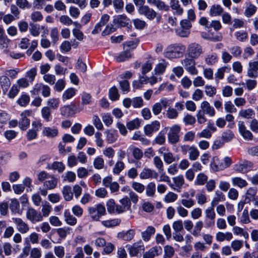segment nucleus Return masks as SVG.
<instances>
[{
	"instance_id": "72a5a7b5",
	"label": "nucleus",
	"mask_w": 258,
	"mask_h": 258,
	"mask_svg": "<svg viewBox=\"0 0 258 258\" xmlns=\"http://www.w3.org/2000/svg\"><path fill=\"white\" fill-rule=\"evenodd\" d=\"M223 12V9L219 5H213L210 7L209 15L212 17L220 16Z\"/></svg>"
},
{
	"instance_id": "603ef678",
	"label": "nucleus",
	"mask_w": 258,
	"mask_h": 258,
	"mask_svg": "<svg viewBox=\"0 0 258 258\" xmlns=\"http://www.w3.org/2000/svg\"><path fill=\"white\" fill-rule=\"evenodd\" d=\"M168 63L165 60H163L160 63L157 64L155 68V71L156 74H163L168 65Z\"/></svg>"
},
{
	"instance_id": "f257e3e1",
	"label": "nucleus",
	"mask_w": 258,
	"mask_h": 258,
	"mask_svg": "<svg viewBox=\"0 0 258 258\" xmlns=\"http://www.w3.org/2000/svg\"><path fill=\"white\" fill-rule=\"evenodd\" d=\"M185 48V46L181 44H172L165 48L163 54L166 58L168 59L180 58L183 56Z\"/></svg>"
},
{
	"instance_id": "c03bdc74",
	"label": "nucleus",
	"mask_w": 258,
	"mask_h": 258,
	"mask_svg": "<svg viewBox=\"0 0 258 258\" xmlns=\"http://www.w3.org/2000/svg\"><path fill=\"white\" fill-rule=\"evenodd\" d=\"M239 115L242 118H251L254 115V111L251 109L248 108L247 109H242L239 112Z\"/></svg>"
},
{
	"instance_id": "a18cd8bd",
	"label": "nucleus",
	"mask_w": 258,
	"mask_h": 258,
	"mask_svg": "<svg viewBox=\"0 0 258 258\" xmlns=\"http://www.w3.org/2000/svg\"><path fill=\"white\" fill-rule=\"evenodd\" d=\"M208 180V176L204 173L198 174L195 181V184L198 185H203Z\"/></svg>"
},
{
	"instance_id": "7ed1b4c3",
	"label": "nucleus",
	"mask_w": 258,
	"mask_h": 258,
	"mask_svg": "<svg viewBox=\"0 0 258 258\" xmlns=\"http://www.w3.org/2000/svg\"><path fill=\"white\" fill-rule=\"evenodd\" d=\"M195 58L185 57L181 60V64L183 66L185 70L191 75H197L198 74V70L196 67V61Z\"/></svg>"
},
{
	"instance_id": "6ab92c4d",
	"label": "nucleus",
	"mask_w": 258,
	"mask_h": 258,
	"mask_svg": "<svg viewBox=\"0 0 258 258\" xmlns=\"http://www.w3.org/2000/svg\"><path fill=\"white\" fill-rule=\"evenodd\" d=\"M201 108L200 110L203 111L206 114L210 117H213L215 114V110L214 107L207 101H203L201 103Z\"/></svg>"
},
{
	"instance_id": "2f4dec72",
	"label": "nucleus",
	"mask_w": 258,
	"mask_h": 258,
	"mask_svg": "<svg viewBox=\"0 0 258 258\" xmlns=\"http://www.w3.org/2000/svg\"><path fill=\"white\" fill-rule=\"evenodd\" d=\"M257 192V188L255 187H250L248 188L245 194V201L248 203L252 200H254L256 198Z\"/></svg>"
},
{
	"instance_id": "79ce46f5",
	"label": "nucleus",
	"mask_w": 258,
	"mask_h": 258,
	"mask_svg": "<svg viewBox=\"0 0 258 258\" xmlns=\"http://www.w3.org/2000/svg\"><path fill=\"white\" fill-rule=\"evenodd\" d=\"M42 117L47 122L52 119L51 112L48 107H43L41 111Z\"/></svg>"
},
{
	"instance_id": "1a4fd4ad",
	"label": "nucleus",
	"mask_w": 258,
	"mask_h": 258,
	"mask_svg": "<svg viewBox=\"0 0 258 258\" xmlns=\"http://www.w3.org/2000/svg\"><path fill=\"white\" fill-rule=\"evenodd\" d=\"M160 127V123L158 120L152 121L144 127L145 134L148 137H151L153 133L157 132Z\"/></svg>"
},
{
	"instance_id": "4be33fe9",
	"label": "nucleus",
	"mask_w": 258,
	"mask_h": 258,
	"mask_svg": "<svg viewBox=\"0 0 258 258\" xmlns=\"http://www.w3.org/2000/svg\"><path fill=\"white\" fill-rule=\"evenodd\" d=\"M58 131L57 127H44L43 128L42 135L48 138H54L57 136Z\"/></svg>"
},
{
	"instance_id": "5fc2aeb1",
	"label": "nucleus",
	"mask_w": 258,
	"mask_h": 258,
	"mask_svg": "<svg viewBox=\"0 0 258 258\" xmlns=\"http://www.w3.org/2000/svg\"><path fill=\"white\" fill-rule=\"evenodd\" d=\"M236 39L240 42H244L248 38V34L245 31H238L234 33Z\"/></svg>"
},
{
	"instance_id": "c756f323",
	"label": "nucleus",
	"mask_w": 258,
	"mask_h": 258,
	"mask_svg": "<svg viewBox=\"0 0 258 258\" xmlns=\"http://www.w3.org/2000/svg\"><path fill=\"white\" fill-rule=\"evenodd\" d=\"M62 194L65 201H70L73 198V193L70 185H64L62 189Z\"/></svg>"
},
{
	"instance_id": "ea45409f",
	"label": "nucleus",
	"mask_w": 258,
	"mask_h": 258,
	"mask_svg": "<svg viewBox=\"0 0 258 258\" xmlns=\"http://www.w3.org/2000/svg\"><path fill=\"white\" fill-rule=\"evenodd\" d=\"M51 210V206L48 202H45L42 204L41 209V216H42V220L43 219L44 217H47L49 216Z\"/></svg>"
},
{
	"instance_id": "774afa93",
	"label": "nucleus",
	"mask_w": 258,
	"mask_h": 258,
	"mask_svg": "<svg viewBox=\"0 0 258 258\" xmlns=\"http://www.w3.org/2000/svg\"><path fill=\"white\" fill-rule=\"evenodd\" d=\"M164 258H171L174 254V249L173 247L166 245L164 248Z\"/></svg>"
},
{
	"instance_id": "473e14b6",
	"label": "nucleus",
	"mask_w": 258,
	"mask_h": 258,
	"mask_svg": "<svg viewBox=\"0 0 258 258\" xmlns=\"http://www.w3.org/2000/svg\"><path fill=\"white\" fill-rule=\"evenodd\" d=\"M233 238V235L231 232H227L223 233L222 232H218L216 233V239L218 241H223L225 240L230 241Z\"/></svg>"
},
{
	"instance_id": "7c9ffc66",
	"label": "nucleus",
	"mask_w": 258,
	"mask_h": 258,
	"mask_svg": "<svg viewBox=\"0 0 258 258\" xmlns=\"http://www.w3.org/2000/svg\"><path fill=\"white\" fill-rule=\"evenodd\" d=\"M225 195L220 191L217 190L215 191V197L211 201V206L215 207L219 202H222L225 200Z\"/></svg>"
},
{
	"instance_id": "58836bf2",
	"label": "nucleus",
	"mask_w": 258,
	"mask_h": 258,
	"mask_svg": "<svg viewBox=\"0 0 258 258\" xmlns=\"http://www.w3.org/2000/svg\"><path fill=\"white\" fill-rule=\"evenodd\" d=\"M124 163L122 161L118 160L114 164L112 169V173L114 175H118L124 169Z\"/></svg>"
},
{
	"instance_id": "09e8293b",
	"label": "nucleus",
	"mask_w": 258,
	"mask_h": 258,
	"mask_svg": "<svg viewBox=\"0 0 258 258\" xmlns=\"http://www.w3.org/2000/svg\"><path fill=\"white\" fill-rule=\"evenodd\" d=\"M232 27L231 30L244 27L245 25V21L241 19L235 18L232 20Z\"/></svg>"
},
{
	"instance_id": "412c9836",
	"label": "nucleus",
	"mask_w": 258,
	"mask_h": 258,
	"mask_svg": "<svg viewBox=\"0 0 258 258\" xmlns=\"http://www.w3.org/2000/svg\"><path fill=\"white\" fill-rule=\"evenodd\" d=\"M135 235V231L134 229H129L126 231H123L117 234V238L125 241L132 240Z\"/></svg>"
},
{
	"instance_id": "423d86ee",
	"label": "nucleus",
	"mask_w": 258,
	"mask_h": 258,
	"mask_svg": "<svg viewBox=\"0 0 258 258\" xmlns=\"http://www.w3.org/2000/svg\"><path fill=\"white\" fill-rule=\"evenodd\" d=\"M180 27L176 30V34L181 37H187L190 34L191 23L187 19H183L180 22Z\"/></svg>"
},
{
	"instance_id": "13d9d810",
	"label": "nucleus",
	"mask_w": 258,
	"mask_h": 258,
	"mask_svg": "<svg viewBox=\"0 0 258 258\" xmlns=\"http://www.w3.org/2000/svg\"><path fill=\"white\" fill-rule=\"evenodd\" d=\"M132 152L134 158L137 160L141 159L143 156V151L138 147H132Z\"/></svg>"
},
{
	"instance_id": "2eb2a0df",
	"label": "nucleus",
	"mask_w": 258,
	"mask_h": 258,
	"mask_svg": "<svg viewBox=\"0 0 258 258\" xmlns=\"http://www.w3.org/2000/svg\"><path fill=\"white\" fill-rule=\"evenodd\" d=\"M247 75L251 78H256L258 77V61L249 62Z\"/></svg>"
},
{
	"instance_id": "393cba45",
	"label": "nucleus",
	"mask_w": 258,
	"mask_h": 258,
	"mask_svg": "<svg viewBox=\"0 0 258 258\" xmlns=\"http://www.w3.org/2000/svg\"><path fill=\"white\" fill-rule=\"evenodd\" d=\"M104 134L106 135V140L108 144L115 142L118 137L117 132L113 130H106Z\"/></svg>"
},
{
	"instance_id": "338daca9",
	"label": "nucleus",
	"mask_w": 258,
	"mask_h": 258,
	"mask_svg": "<svg viewBox=\"0 0 258 258\" xmlns=\"http://www.w3.org/2000/svg\"><path fill=\"white\" fill-rule=\"evenodd\" d=\"M54 252L58 258H63L65 254L64 247L61 245L55 246L54 247Z\"/></svg>"
},
{
	"instance_id": "a19ab883",
	"label": "nucleus",
	"mask_w": 258,
	"mask_h": 258,
	"mask_svg": "<svg viewBox=\"0 0 258 258\" xmlns=\"http://www.w3.org/2000/svg\"><path fill=\"white\" fill-rule=\"evenodd\" d=\"M200 156V152L195 146H191V148L188 152V158L191 161L196 160Z\"/></svg>"
},
{
	"instance_id": "3c124183",
	"label": "nucleus",
	"mask_w": 258,
	"mask_h": 258,
	"mask_svg": "<svg viewBox=\"0 0 258 258\" xmlns=\"http://www.w3.org/2000/svg\"><path fill=\"white\" fill-rule=\"evenodd\" d=\"M120 220L118 219H114L109 220H105L101 222L102 224L106 227L110 228L116 226L119 224Z\"/></svg>"
},
{
	"instance_id": "4c0bfd02",
	"label": "nucleus",
	"mask_w": 258,
	"mask_h": 258,
	"mask_svg": "<svg viewBox=\"0 0 258 258\" xmlns=\"http://www.w3.org/2000/svg\"><path fill=\"white\" fill-rule=\"evenodd\" d=\"M114 22L116 23L118 27H125L128 24V20L124 15L118 16L114 20Z\"/></svg>"
},
{
	"instance_id": "de8ad7c7",
	"label": "nucleus",
	"mask_w": 258,
	"mask_h": 258,
	"mask_svg": "<svg viewBox=\"0 0 258 258\" xmlns=\"http://www.w3.org/2000/svg\"><path fill=\"white\" fill-rule=\"evenodd\" d=\"M239 222L242 224H248L250 222V220L249 217V213L248 210L245 209L243 210L241 215L239 217Z\"/></svg>"
},
{
	"instance_id": "8fccbe9b",
	"label": "nucleus",
	"mask_w": 258,
	"mask_h": 258,
	"mask_svg": "<svg viewBox=\"0 0 258 258\" xmlns=\"http://www.w3.org/2000/svg\"><path fill=\"white\" fill-rule=\"evenodd\" d=\"M76 90L73 88H69L63 92L62 99L63 101L72 98L76 94Z\"/></svg>"
},
{
	"instance_id": "c9c22d12",
	"label": "nucleus",
	"mask_w": 258,
	"mask_h": 258,
	"mask_svg": "<svg viewBox=\"0 0 258 258\" xmlns=\"http://www.w3.org/2000/svg\"><path fill=\"white\" fill-rule=\"evenodd\" d=\"M40 28L43 29H44V27L42 26L40 27V26L39 24L30 23L29 29V32L33 36L37 37L40 33Z\"/></svg>"
},
{
	"instance_id": "052dcab7",
	"label": "nucleus",
	"mask_w": 258,
	"mask_h": 258,
	"mask_svg": "<svg viewBox=\"0 0 258 258\" xmlns=\"http://www.w3.org/2000/svg\"><path fill=\"white\" fill-rule=\"evenodd\" d=\"M204 226V223L202 221H198L196 223L194 230L191 234L195 236H198Z\"/></svg>"
},
{
	"instance_id": "c85d7f7f",
	"label": "nucleus",
	"mask_w": 258,
	"mask_h": 258,
	"mask_svg": "<svg viewBox=\"0 0 258 258\" xmlns=\"http://www.w3.org/2000/svg\"><path fill=\"white\" fill-rule=\"evenodd\" d=\"M162 149L165 150V148H161L159 150V152L163 155L164 161L166 163L169 164L175 161V158L171 152L167 151L166 152L163 153L161 151V150Z\"/></svg>"
},
{
	"instance_id": "e2e57ef3",
	"label": "nucleus",
	"mask_w": 258,
	"mask_h": 258,
	"mask_svg": "<svg viewBox=\"0 0 258 258\" xmlns=\"http://www.w3.org/2000/svg\"><path fill=\"white\" fill-rule=\"evenodd\" d=\"M153 163L155 167L160 172L163 171V163L159 156H155L153 159Z\"/></svg>"
},
{
	"instance_id": "f8f14e48",
	"label": "nucleus",
	"mask_w": 258,
	"mask_h": 258,
	"mask_svg": "<svg viewBox=\"0 0 258 258\" xmlns=\"http://www.w3.org/2000/svg\"><path fill=\"white\" fill-rule=\"evenodd\" d=\"M82 110V108H80L77 110L74 104H71L61 107L60 108V113L62 115L69 117L73 116L77 111H80Z\"/></svg>"
},
{
	"instance_id": "a211bd4d",
	"label": "nucleus",
	"mask_w": 258,
	"mask_h": 258,
	"mask_svg": "<svg viewBox=\"0 0 258 258\" xmlns=\"http://www.w3.org/2000/svg\"><path fill=\"white\" fill-rule=\"evenodd\" d=\"M157 175L158 173L156 171L148 168H144L140 173V178L141 179L156 178Z\"/></svg>"
},
{
	"instance_id": "6e6d98bb",
	"label": "nucleus",
	"mask_w": 258,
	"mask_h": 258,
	"mask_svg": "<svg viewBox=\"0 0 258 258\" xmlns=\"http://www.w3.org/2000/svg\"><path fill=\"white\" fill-rule=\"evenodd\" d=\"M230 68L227 67H224L219 68L215 73V79L217 80H221L224 78V73L226 71H229Z\"/></svg>"
},
{
	"instance_id": "5701e85b",
	"label": "nucleus",
	"mask_w": 258,
	"mask_h": 258,
	"mask_svg": "<svg viewBox=\"0 0 258 258\" xmlns=\"http://www.w3.org/2000/svg\"><path fill=\"white\" fill-rule=\"evenodd\" d=\"M257 11V7L250 2L245 3V8L244 12V16L249 18L253 16Z\"/></svg>"
},
{
	"instance_id": "9b49d317",
	"label": "nucleus",
	"mask_w": 258,
	"mask_h": 258,
	"mask_svg": "<svg viewBox=\"0 0 258 258\" xmlns=\"http://www.w3.org/2000/svg\"><path fill=\"white\" fill-rule=\"evenodd\" d=\"M238 127L239 134L245 140L248 141H251L252 140L253 135L252 133L246 128V127L243 121H238Z\"/></svg>"
},
{
	"instance_id": "20e7f679",
	"label": "nucleus",
	"mask_w": 258,
	"mask_h": 258,
	"mask_svg": "<svg viewBox=\"0 0 258 258\" xmlns=\"http://www.w3.org/2000/svg\"><path fill=\"white\" fill-rule=\"evenodd\" d=\"M202 46L199 43L193 42L188 45L186 49V54L188 57L195 59L198 58L203 53Z\"/></svg>"
},
{
	"instance_id": "4468645a",
	"label": "nucleus",
	"mask_w": 258,
	"mask_h": 258,
	"mask_svg": "<svg viewBox=\"0 0 258 258\" xmlns=\"http://www.w3.org/2000/svg\"><path fill=\"white\" fill-rule=\"evenodd\" d=\"M30 114L29 110H25L21 113V119L19 125L22 130H26L30 125V120L27 118Z\"/></svg>"
},
{
	"instance_id": "0eeeda50",
	"label": "nucleus",
	"mask_w": 258,
	"mask_h": 258,
	"mask_svg": "<svg viewBox=\"0 0 258 258\" xmlns=\"http://www.w3.org/2000/svg\"><path fill=\"white\" fill-rule=\"evenodd\" d=\"M26 217L28 220L33 224L42 221L41 213L33 208H29L26 212Z\"/></svg>"
},
{
	"instance_id": "9d476101",
	"label": "nucleus",
	"mask_w": 258,
	"mask_h": 258,
	"mask_svg": "<svg viewBox=\"0 0 258 258\" xmlns=\"http://www.w3.org/2000/svg\"><path fill=\"white\" fill-rule=\"evenodd\" d=\"M13 222L15 224L17 230L22 234L27 233L29 230V225L20 218H13Z\"/></svg>"
},
{
	"instance_id": "f03ea898",
	"label": "nucleus",
	"mask_w": 258,
	"mask_h": 258,
	"mask_svg": "<svg viewBox=\"0 0 258 258\" xmlns=\"http://www.w3.org/2000/svg\"><path fill=\"white\" fill-rule=\"evenodd\" d=\"M88 212L90 218L95 221H99L101 217L106 214L105 207L100 204L88 207Z\"/></svg>"
},
{
	"instance_id": "bf43d9fd",
	"label": "nucleus",
	"mask_w": 258,
	"mask_h": 258,
	"mask_svg": "<svg viewBox=\"0 0 258 258\" xmlns=\"http://www.w3.org/2000/svg\"><path fill=\"white\" fill-rule=\"evenodd\" d=\"M126 126L130 130L137 129L140 126V121L138 118L133 119L127 122Z\"/></svg>"
},
{
	"instance_id": "aec40b11",
	"label": "nucleus",
	"mask_w": 258,
	"mask_h": 258,
	"mask_svg": "<svg viewBox=\"0 0 258 258\" xmlns=\"http://www.w3.org/2000/svg\"><path fill=\"white\" fill-rule=\"evenodd\" d=\"M170 7L172 10L173 14L174 16H180L184 13V10L178 1H170Z\"/></svg>"
},
{
	"instance_id": "37998d69",
	"label": "nucleus",
	"mask_w": 258,
	"mask_h": 258,
	"mask_svg": "<svg viewBox=\"0 0 258 258\" xmlns=\"http://www.w3.org/2000/svg\"><path fill=\"white\" fill-rule=\"evenodd\" d=\"M131 57V53L126 49H124V51L120 53L116 57V59L118 62H122L128 59Z\"/></svg>"
},
{
	"instance_id": "4d7b16f0",
	"label": "nucleus",
	"mask_w": 258,
	"mask_h": 258,
	"mask_svg": "<svg viewBox=\"0 0 258 258\" xmlns=\"http://www.w3.org/2000/svg\"><path fill=\"white\" fill-rule=\"evenodd\" d=\"M138 42L139 40L137 39H136L133 41L126 42L124 44V49H126L131 52L132 50L136 48Z\"/></svg>"
},
{
	"instance_id": "a878e982",
	"label": "nucleus",
	"mask_w": 258,
	"mask_h": 258,
	"mask_svg": "<svg viewBox=\"0 0 258 258\" xmlns=\"http://www.w3.org/2000/svg\"><path fill=\"white\" fill-rule=\"evenodd\" d=\"M11 82L10 79L6 76H2L0 77V85L4 94L8 91Z\"/></svg>"
},
{
	"instance_id": "f3484780",
	"label": "nucleus",
	"mask_w": 258,
	"mask_h": 258,
	"mask_svg": "<svg viewBox=\"0 0 258 258\" xmlns=\"http://www.w3.org/2000/svg\"><path fill=\"white\" fill-rule=\"evenodd\" d=\"M162 249L161 246H155L151 248L148 251L145 252L143 258H154L155 256L161 254Z\"/></svg>"
},
{
	"instance_id": "680f3d73",
	"label": "nucleus",
	"mask_w": 258,
	"mask_h": 258,
	"mask_svg": "<svg viewBox=\"0 0 258 258\" xmlns=\"http://www.w3.org/2000/svg\"><path fill=\"white\" fill-rule=\"evenodd\" d=\"M47 105L50 109H57L59 104V100L58 98H50L48 100L47 102Z\"/></svg>"
},
{
	"instance_id": "f704fd0d",
	"label": "nucleus",
	"mask_w": 258,
	"mask_h": 258,
	"mask_svg": "<svg viewBox=\"0 0 258 258\" xmlns=\"http://www.w3.org/2000/svg\"><path fill=\"white\" fill-rule=\"evenodd\" d=\"M251 166V163L247 161H244L243 162L238 163L234 166L233 169L234 170L242 172H243Z\"/></svg>"
},
{
	"instance_id": "e433bc0d",
	"label": "nucleus",
	"mask_w": 258,
	"mask_h": 258,
	"mask_svg": "<svg viewBox=\"0 0 258 258\" xmlns=\"http://www.w3.org/2000/svg\"><path fill=\"white\" fill-rule=\"evenodd\" d=\"M232 185L234 186H237L239 188H243L247 186V181L241 177H235L231 178Z\"/></svg>"
},
{
	"instance_id": "864d4df0",
	"label": "nucleus",
	"mask_w": 258,
	"mask_h": 258,
	"mask_svg": "<svg viewBox=\"0 0 258 258\" xmlns=\"http://www.w3.org/2000/svg\"><path fill=\"white\" fill-rule=\"evenodd\" d=\"M93 166L96 169H102L104 166V161L102 157L98 156L93 161Z\"/></svg>"
},
{
	"instance_id": "dca6fc26",
	"label": "nucleus",
	"mask_w": 258,
	"mask_h": 258,
	"mask_svg": "<svg viewBox=\"0 0 258 258\" xmlns=\"http://www.w3.org/2000/svg\"><path fill=\"white\" fill-rule=\"evenodd\" d=\"M210 167L211 169L215 172L225 169L223 162L217 156H214L212 158L210 163Z\"/></svg>"
},
{
	"instance_id": "cd10ccee",
	"label": "nucleus",
	"mask_w": 258,
	"mask_h": 258,
	"mask_svg": "<svg viewBox=\"0 0 258 258\" xmlns=\"http://www.w3.org/2000/svg\"><path fill=\"white\" fill-rule=\"evenodd\" d=\"M64 221L71 226H74L77 224V219L71 214L69 210H66L64 212Z\"/></svg>"
},
{
	"instance_id": "69168bd1",
	"label": "nucleus",
	"mask_w": 258,
	"mask_h": 258,
	"mask_svg": "<svg viewBox=\"0 0 258 258\" xmlns=\"http://www.w3.org/2000/svg\"><path fill=\"white\" fill-rule=\"evenodd\" d=\"M109 97L112 101H115L119 99V95L118 94V90L116 87L114 86L110 89Z\"/></svg>"
},
{
	"instance_id": "6e6552de",
	"label": "nucleus",
	"mask_w": 258,
	"mask_h": 258,
	"mask_svg": "<svg viewBox=\"0 0 258 258\" xmlns=\"http://www.w3.org/2000/svg\"><path fill=\"white\" fill-rule=\"evenodd\" d=\"M138 13L140 15L144 16L150 20H153L156 18H160L157 13L154 9L147 5L140 9H138Z\"/></svg>"
},
{
	"instance_id": "0e129e2a",
	"label": "nucleus",
	"mask_w": 258,
	"mask_h": 258,
	"mask_svg": "<svg viewBox=\"0 0 258 258\" xmlns=\"http://www.w3.org/2000/svg\"><path fill=\"white\" fill-rule=\"evenodd\" d=\"M19 89L18 85L13 84L8 93V96L11 99L14 98L18 95Z\"/></svg>"
},
{
	"instance_id": "ddd939ff",
	"label": "nucleus",
	"mask_w": 258,
	"mask_h": 258,
	"mask_svg": "<svg viewBox=\"0 0 258 258\" xmlns=\"http://www.w3.org/2000/svg\"><path fill=\"white\" fill-rule=\"evenodd\" d=\"M130 255L132 256H136L141 251L144 250V246L141 241L135 243L132 245L126 246Z\"/></svg>"
},
{
	"instance_id": "bb28decb",
	"label": "nucleus",
	"mask_w": 258,
	"mask_h": 258,
	"mask_svg": "<svg viewBox=\"0 0 258 258\" xmlns=\"http://www.w3.org/2000/svg\"><path fill=\"white\" fill-rule=\"evenodd\" d=\"M155 228L153 226H148L146 229L141 233L143 239L145 241H148L150 239L151 236L155 234Z\"/></svg>"
},
{
	"instance_id": "39448f33",
	"label": "nucleus",
	"mask_w": 258,
	"mask_h": 258,
	"mask_svg": "<svg viewBox=\"0 0 258 258\" xmlns=\"http://www.w3.org/2000/svg\"><path fill=\"white\" fill-rule=\"evenodd\" d=\"M181 127L178 124H174L171 126L167 134L168 142L171 144H175L179 141V133Z\"/></svg>"
},
{
	"instance_id": "49530a36",
	"label": "nucleus",
	"mask_w": 258,
	"mask_h": 258,
	"mask_svg": "<svg viewBox=\"0 0 258 258\" xmlns=\"http://www.w3.org/2000/svg\"><path fill=\"white\" fill-rule=\"evenodd\" d=\"M156 191V185L153 182H149L146 188V194L148 197H154Z\"/></svg>"
},
{
	"instance_id": "b1692460",
	"label": "nucleus",
	"mask_w": 258,
	"mask_h": 258,
	"mask_svg": "<svg viewBox=\"0 0 258 258\" xmlns=\"http://www.w3.org/2000/svg\"><path fill=\"white\" fill-rule=\"evenodd\" d=\"M57 182V179L53 175H50L49 178L44 182L43 186L46 189L51 190L56 187Z\"/></svg>"
}]
</instances>
